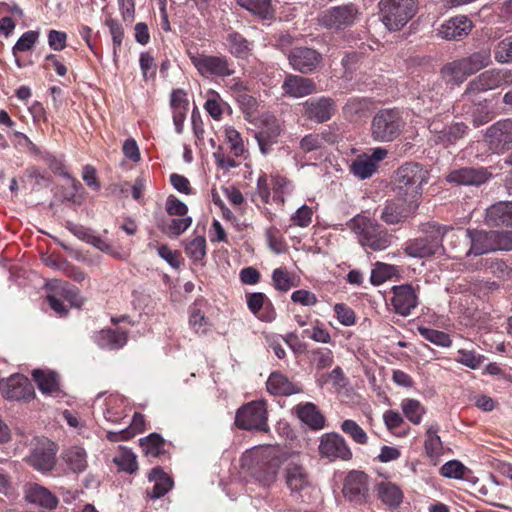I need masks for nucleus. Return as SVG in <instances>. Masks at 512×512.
Listing matches in <instances>:
<instances>
[{
  "mask_svg": "<svg viewBox=\"0 0 512 512\" xmlns=\"http://www.w3.org/2000/svg\"><path fill=\"white\" fill-rule=\"evenodd\" d=\"M370 102L366 98H351L343 107L344 117L353 122L364 116L369 109Z\"/></svg>",
  "mask_w": 512,
  "mask_h": 512,
  "instance_id": "obj_39",
  "label": "nucleus"
},
{
  "mask_svg": "<svg viewBox=\"0 0 512 512\" xmlns=\"http://www.w3.org/2000/svg\"><path fill=\"white\" fill-rule=\"evenodd\" d=\"M415 210L410 207L408 200L397 196L396 199L386 202L380 218L388 225H395L405 221Z\"/></svg>",
  "mask_w": 512,
  "mask_h": 512,
  "instance_id": "obj_23",
  "label": "nucleus"
},
{
  "mask_svg": "<svg viewBox=\"0 0 512 512\" xmlns=\"http://www.w3.org/2000/svg\"><path fill=\"white\" fill-rule=\"evenodd\" d=\"M501 81L502 78L499 72L495 70H487L469 82L464 94L470 95L495 89L499 87Z\"/></svg>",
  "mask_w": 512,
  "mask_h": 512,
  "instance_id": "obj_27",
  "label": "nucleus"
},
{
  "mask_svg": "<svg viewBox=\"0 0 512 512\" xmlns=\"http://www.w3.org/2000/svg\"><path fill=\"white\" fill-rule=\"evenodd\" d=\"M38 37V31L30 30L25 32L13 46V54L16 56L18 52H25L31 50L36 41L38 40Z\"/></svg>",
  "mask_w": 512,
  "mask_h": 512,
  "instance_id": "obj_55",
  "label": "nucleus"
},
{
  "mask_svg": "<svg viewBox=\"0 0 512 512\" xmlns=\"http://www.w3.org/2000/svg\"><path fill=\"white\" fill-rule=\"evenodd\" d=\"M288 61L293 70L302 74H310L322 65L323 56L314 48L299 46L290 50Z\"/></svg>",
  "mask_w": 512,
  "mask_h": 512,
  "instance_id": "obj_13",
  "label": "nucleus"
},
{
  "mask_svg": "<svg viewBox=\"0 0 512 512\" xmlns=\"http://www.w3.org/2000/svg\"><path fill=\"white\" fill-rule=\"evenodd\" d=\"M296 411L300 420L312 429H322L324 427V416L313 403L307 402L304 405H299Z\"/></svg>",
  "mask_w": 512,
  "mask_h": 512,
  "instance_id": "obj_35",
  "label": "nucleus"
},
{
  "mask_svg": "<svg viewBox=\"0 0 512 512\" xmlns=\"http://www.w3.org/2000/svg\"><path fill=\"white\" fill-rule=\"evenodd\" d=\"M285 481L291 495L302 498L303 493L311 488V481L307 470L299 464L289 463L285 469Z\"/></svg>",
  "mask_w": 512,
  "mask_h": 512,
  "instance_id": "obj_20",
  "label": "nucleus"
},
{
  "mask_svg": "<svg viewBox=\"0 0 512 512\" xmlns=\"http://www.w3.org/2000/svg\"><path fill=\"white\" fill-rule=\"evenodd\" d=\"M466 235L471 243L467 256H480L494 251L512 250L511 231L467 229Z\"/></svg>",
  "mask_w": 512,
  "mask_h": 512,
  "instance_id": "obj_5",
  "label": "nucleus"
},
{
  "mask_svg": "<svg viewBox=\"0 0 512 512\" xmlns=\"http://www.w3.org/2000/svg\"><path fill=\"white\" fill-rule=\"evenodd\" d=\"M143 452L152 457H158L164 453L165 440L158 433H151L150 435L139 440Z\"/></svg>",
  "mask_w": 512,
  "mask_h": 512,
  "instance_id": "obj_43",
  "label": "nucleus"
},
{
  "mask_svg": "<svg viewBox=\"0 0 512 512\" xmlns=\"http://www.w3.org/2000/svg\"><path fill=\"white\" fill-rule=\"evenodd\" d=\"M429 179V172L419 163H405L396 171L395 192L402 199L408 200L412 209L418 208L417 201L422 195V186Z\"/></svg>",
  "mask_w": 512,
  "mask_h": 512,
  "instance_id": "obj_2",
  "label": "nucleus"
},
{
  "mask_svg": "<svg viewBox=\"0 0 512 512\" xmlns=\"http://www.w3.org/2000/svg\"><path fill=\"white\" fill-rule=\"evenodd\" d=\"M94 339L101 348L118 349L126 344L127 334L125 331L103 329L95 334Z\"/></svg>",
  "mask_w": 512,
  "mask_h": 512,
  "instance_id": "obj_33",
  "label": "nucleus"
},
{
  "mask_svg": "<svg viewBox=\"0 0 512 512\" xmlns=\"http://www.w3.org/2000/svg\"><path fill=\"white\" fill-rule=\"evenodd\" d=\"M342 493L355 504L366 502L369 495V477L363 471H350L344 479Z\"/></svg>",
  "mask_w": 512,
  "mask_h": 512,
  "instance_id": "obj_15",
  "label": "nucleus"
},
{
  "mask_svg": "<svg viewBox=\"0 0 512 512\" xmlns=\"http://www.w3.org/2000/svg\"><path fill=\"white\" fill-rule=\"evenodd\" d=\"M236 100L240 105V108L247 116H252L257 108V100L253 96L249 95L245 90L238 91Z\"/></svg>",
  "mask_w": 512,
  "mask_h": 512,
  "instance_id": "obj_61",
  "label": "nucleus"
},
{
  "mask_svg": "<svg viewBox=\"0 0 512 512\" xmlns=\"http://www.w3.org/2000/svg\"><path fill=\"white\" fill-rule=\"evenodd\" d=\"M191 224L192 218L189 216L173 219L158 217L156 219V225L158 229L162 233L173 237H178L179 235H181L191 226Z\"/></svg>",
  "mask_w": 512,
  "mask_h": 512,
  "instance_id": "obj_32",
  "label": "nucleus"
},
{
  "mask_svg": "<svg viewBox=\"0 0 512 512\" xmlns=\"http://www.w3.org/2000/svg\"><path fill=\"white\" fill-rule=\"evenodd\" d=\"M63 459L74 473L83 472L87 468L86 452L81 447L74 446L67 449Z\"/></svg>",
  "mask_w": 512,
  "mask_h": 512,
  "instance_id": "obj_38",
  "label": "nucleus"
},
{
  "mask_svg": "<svg viewBox=\"0 0 512 512\" xmlns=\"http://www.w3.org/2000/svg\"><path fill=\"white\" fill-rule=\"evenodd\" d=\"M486 222L492 226L512 227V202H498L487 209Z\"/></svg>",
  "mask_w": 512,
  "mask_h": 512,
  "instance_id": "obj_28",
  "label": "nucleus"
},
{
  "mask_svg": "<svg viewBox=\"0 0 512 512\" xmlns=\"http://www.w3.org/2000/svg\"><path fill=\"white\" fill-rule=\"evenodd\" d=\"M282 89L286 95L301 98L315 93L316 84L310 78L290 74L286 76Z\"/></svg>",
  "mask_w": 512,
  "mask_h": 512,
  "instance_id": "obj_26",
  "label": "nucleus"
},
{
  "mask_svg": "<svg viewBox=\"0 0 512 512\" xmlns=\"http://www.w3.org/2000/svg\"><path fill=\"white\" fill-rule=\"evenodd\" d=\"M228 43L230 51L238 58H243L249 51V42L241 34L237 32L228 35Z\"/></svg>",
  "mask_w": 512,
  "mask_h": 512,
  "instance_id": "obj_48",
  "label": "nucleus"
},
{
  "mask_svg": "<svg viewBox=\"0 0 512 512\" xmlns=\"http://www.w3.org/2000/svg\"><path fill=\"white\" fill-rule=\"evenodd\" d=\"M405 122L397 109H381L371 121V136L377 142H392L403 131Z\"/></svg>",
  "mask_w": 512,
  "mask_h": 512,
  "instance_id": "obj_7",
  "label": "nucleus"
},
{
  "mask_svg": "<svg viewBox=\"0 0 512 512\" xmlns=\"http://www.w3.org/2000/svg\"><path fill=\"white\" fill-rule=\"evenodd\" d=\"M149 481H153L154 485L148 495L152 499H159L168 493L173 487L172 478L163 471L161 467H155L149 473Z\"/></svg>",
  "mask_w": 512,
  "mask_h": 512,
  "instance_id": "obj_30",
  "label": "nucleus"
},
{
  "mask_svg": "<svg viewBox=\"0 0 512 512\" xmlns=\"http://www.w3.org/2000/svg\"><path fill=\"white\" fill-rule=\"evenodd\" d=\"M472 28V21L467 16L459 15L442 23L437 35L447 41H460L470 34Z\"/></svg>",
  "mask_w": 512,
  "mask_h": 512,
  "instance_id": "obj_19",
  "label": "nucleus"
},
{
  "mask_svg": "<svg viewBox=\"0 0 512 512\" xmlns=\"http://www.w3.org/2000/svg\"><path fill=\"white\" fill-rule=\"evenodd\" d=\"M312 215H313L312 209L307 205H302L291 216V221L296 226L307 227L312 222Z\"/></svg>",
  "mask_w": 512,
  "mask_h": 512,
  "instance_id": "obj_62",
  "label": "nucleus"
},
{
  "mask_svg": "<svg viewBox=\"0 0 512 512\" xmlns=\"http://www.w3.org/2000/svg\"><path fill=\"white\" fill-rule=\"evenodd\" d=\"M235 424L243 430L268 431L267 409L263 401H252L236 412Z\"/></svg>",
  "mask_w": 512,
  "mask_h": 512,
  "instance_id": "obj_9",
  "label": "nucleus"
},
{
  "mask_svg": "<svg viewBox=\"0 0 512 512\" xmlns=\"http://www.w3.org/2000/svg\"><path fill=\"white\" fill-rule=\"evenodd\" d=\"M279 133V127L275 126L272 128L271 132L262 130L256 134L259 148L263 154H267L269 152L270 143L279 135Z\"/></svg>",
  "mask_w": 512,
  "mask_h": 512,
  "instance_id": "obj_63",
  "label": "nucleus"
},
{
  "mask_svg": "<svg viewBox=\"0 0 512 512\" xmlns=\"http://www.w3.org/2000/svg\"><path fill=\"white\" fill-rule=\"evenodd\" d=\"M491 174L485 168L464 167L448 173L446 181L456 185H475L485 183Z\"/></svg>",
  "mask_w": 512,
  "mask_h": 512,
  "instance_id": "obj_24",
  "label": "nucleus"
},
{
  "mask_svg": "<svg viewBox=\"0 0 512 512\" xmlns=\"http://www.w3.org/2000/svg\"><path fill=\"white\" fill-rule=\"evenodd\" d=\"M438 431L439 426L437 424L429 426L426 431L424 446L429 457H438L442 454L443 445Z\"/></svg>",
  "mask_w": 512,
  "mask_h": 512,
  "instance_id": "obj_42",
  "label": "nucleus"
},
{
  "mask_svg": "<svg viewBox=\"0 0 512 512\" xmlns=\"http://www.w3.org/2000/svg\"><path fill=\"white\" fill-rule=\"evenodd\" d=\"M490 272L500 279H510L512 277V267L500 259H491L486 262Z\"/></svg>",
  "mask_w": 512,
  "mask_h": 512,
  "instance_id": "obj_57",
  "label": "nucleus"
},
{
  "mask_svg": "<svg viewBox=\"0 0 512 512\" xmlns=\"http://www.w3.org/2000/svg\"><path fill=\"white\" fill-rule=\"evenodd\" d=\"M347 228L358 237L359 244L373 251H382L391 245V235L378 222L356 215L347 222Z\"/></svg>",
  "mask_w": 512,
  "mask_h": 512,
  "instance_id": "obj_4",
  "label": "nucleus"
},
{
  "mask_svg": "<svg viewBox=\"0 0 512 512\" xmlns=\"http://www.w3.org/2000/svg\"><path fill=\"white\" fill-rule=\"evenodd\" d=\"M360 12L353 3L333 6L318 15V24L327 30L341 31L352 27L358 20Z\"/></svg>",
  "mask_w": 512,
  "mask_h": 512,
  "instance_id": "obj_8",
  "label": "nucleus"
},
{
  "mask_svg": "<svg viewBox=\"0 0 512 512\" xmlns=\"http://www.w3.org/2000/svg\"><path fill=\"white\" fill-rule=\"evenodd\" d=\"M272 280L274 287L282 292H287L292 287L296 286L288 272L282 268H277L273 271Z\"/></svg>",
  "mask_w": 512,
  "mask_h": 512,
  "instance_id": "obj_54",
  "label": "nucleus"
},
{
  "mask_svg": "<svg viewBox=\"0 0 512 512\" xmlns=\"http://www.w3.org/2000/svg\"><path fill=\"white\" fill-rule=\"evenodd\" d=\"M54 292L76 308H81L85 302L79 289L71 286L67 282L57 281V284L54 286Z\"/></svg>",
  "mask_w": 512,
  "mask_h": 512,
  "instance_id": "obj_41",
  "label": "nucleus"
},
{
  "mask_svg": "<svg viewBox=\"0 0 512 512\" xmlns=\"http://www.w3.org/2000/svg\"><path fill=\"white\" fill-rule=\"evenodd\" d=\"M394 268L392 265H388L382 262H377L373 268L370 276V282L374 286H378L384 283L392 275Z\"/></svg>",
  "mask_w": 512,
  "mask_h": 512,
  "instance_id": "obj_53",
  "label": "nucleus"
},
{
  "mask_svg": "<svg viewBox=\"0 0 512 512\" xmlns=\"http://www.w3.org/2000/svg\"><path fill=\"white\" fill-rule=\"evenodd\" d=\"M208 95L209 97L205 102L204 108L213 119L220 120L223 114L220 104V96L214 90H209Z\"/></svg>",
  "mask_w": 512,
  "mask_h": 512,
  "instance_id": "obj_56",
  "label": "nucleus"
},
{
  "mask_svg": "<svg viewBox=\"0 0 512 512\" xmlns=\"http://www.w3.org/2000/svg\"><path fill=\"white\" fill-rule=\"evenodd\" d=\"M401 408L407 419L415 425L420 424L422 416L426 413L424 406L416 399H403Z\"/></svg>",
  "mask_w": 512,
  "mask_h": 512,
  "instance_id": "obj_44",
  "label": "nucleus"
},
{
  "mask_svg": "<svg viewBox=\"0 0 512 512\" xmlns=\"http://www.w3.org/2000/svg\"><path fill=\"white\" fill-rule=\"evenodd\" d=\"M303 107L305 117L316 123L328 121L335 112V102L329 97L307 100Z\"/></svg>",
  "mask_w": 512,
  "mask_h": 512,
  "instance_id": "obj_21",
  "label": "nucleus"
},
{
  "mask_svg": "<svg viewBox=\"0 0 512 512\" xmlns=\"http://www.w3.org/2000/svg\"><path fill=\"white\" fill-rule=\"evenodd\" d=\"M279 468V458L271 451H265L256 457L251 475L263 486H270L275 482Z\"/></svg>",
  "mask_w": 512,
  "mask_h": 512,
  "instance_id": "obj_14",
  "label": "nucleus"
},
{
  "mask_svg": "<svg viewBox=\"0 0 512 512\" xmlns=\"http://www.w3.org/2000/svg\"><path fill=\"white\" fill-rule=\"evenodd\" d=\"M387 154V149L377 147L371 150V154L358 155L350 164V172L361 180L368 179L377 171L379 163Z\"/></svg>",
  "mask_w": 512,
  "mask_h": 512,
  "instance_id": "obj_17",
  "label": "nucleus"
},
{
  "mask_svg": "<svg viewBox=\"0 0 512 512\" xmlns=\"http://www.w3.org/2000/svg\"><path fill=\"white\" fill-rule=\"evenodd\" d=\"M377 495L379 499L391 508L398 507L403 499L401 489L394 483L382 481L377 485Z\"/></svg>",
  "mask_w": 512,
  "mask_h": 512,
  "instance_id": "obj_34",
  "label": "nucleus"
},
{
  "mask_svg": "<svg viewBox=\"0 0 512 512\" xmlns=\"http://www.w3.org/2000/svg\"><path fill=\"white\" fill-rule=\"evenodd\" d=\"M311 362L318 370L333 364V352L329 348H317L311 351Z\"/></svg>",
  "mask_w": 512,
  "mask_h": 512,
  "instance_id": "obj_49",
  "label": "nucleus"
},
{
  "mask_svg": "<svg viewBox=\"0 0 512 512\" xmlns=\"http://www.w3.org/2000/svg\"><path fill=\"white\" fill-rule=\"evenodd\" d=\"M466 467L457 460L446 462L440 470L442 476L446 478L462 479L465 474Z\"/></svg>",
  "mask_w": 512,
  "mask_h": 512,
  "instance_id": "obj_59",
  "label": "nucleus"
},
{
  "mask_svg": "<svg viewBox=\"0 0 512 512\" xmlns=\"http://www.w3.org/2000/svg\"><path fill=\"white\" fill-rule=\"evenodd\" d=\"M319 452L323 457L330 460L348 461L352 458V452L345 439L337 433H327L321 437Z\"/></svg>",
  "mask_w": 512,
  "mask_h": 512,
  "instance_id": "obj_18",
  "label": "nucleus"
},
{
  "mask_svg": "<svg viewBox=\"0 0 512 512\" xmlns=\"http://www.w3.org/2000/svg\"><path fill=\"white\" fill-rule=\"evenodd\" d=\"M449 229L437 222L422 223L419 230L423 236L409 240L404 249L405 253L413 258H427L442 254L444 251L443 238Z\"/></svg>",
  "mask_w": 512,
  "mask_h": 512,
  "instance_id": "obj_3",
  "label": "nucleus"
},
{
  "mask_svg": "<svg viewBox=\"0 0 512 512\" xmlns=\"http://www.w3.org/2000/svg\"><path fill=\"white\" fill-rule=\"evenodd\" d=\"M105 24L110 30L113 41V55L116 56L117 50L120 48L124 37L123 28L121 24L113 18L106 19Z\"/></svg>",
  "mask_w": 512,
  "mask_h": 512,
  "instance_id": "obj_58",
  "label": "nucleus"
},
{
  "mask_svg": "<svg viewBox=\"0 0 512 512\" xmlns=\"http://www.w3.org/2000/svg\"><path fill=\"white\" fill-rule=\"evenodd\" d=\"M483 361H484V357L480 354H477L473 350H467V349L458 350L457 362L461 363L462 365H464L470 369L479 368Z\"/></svg>",
  "mask_w": 512,
  "mask_h": 512,
  "instance_id": "obj_52",
  "label": "nucleus"
},
{
  "mask_svg": "<svg viewBox=\"0 0 512 512\" xmlns=\"http://www.w3.org/2000/svg\"><path fill=\"white\" fill-rule=\"evenodd\" d=\"M166 212L170 216L186 217L188 207L184 202L171 195L166 201Z\"/></svg>",
  "mask_w": 512,
  "mask_h": 512,
  "instance_id": "obj_64",
  "label": "nucleus"
},
{
  "mask_svg": "<svg viewBox=\"0 0 512 512\" xmlns=\"http://www.w3.org/2000/svg\"><path fill=\"white\" fill-rule=\"evenodd\" d=\"M341 429L358 444H366L368 441L366 432L353 420H345L341 425Z\"/></svg>",
  "mask_w": 512,
  "mask_h": 512,
  "instance_id": "obj_51",
  "label": "nucleus"
},
{
  "mask_svg": "<svg viewBox=\"0 0 512 512\" xmlns=\"http://www.w3.org/2000/svg\"><path fill=\"white\" fill-rule=\"evenodd\" d=\"M0 392L5 399L16 401H28L35 396L32 383L21 374H13L6 379H1Z\"/></svg>",
  "mask_w": 512,
  "mask_h": 512,
  "instance_id": "obj_16",
  "label": "nucleus"
},
{
  "mask_svg": "<svg viewBox=\"0 0 512 512\" xmlns=\"http://www.w3.org/2000/svg\"><path fill=\"white\" fill-rule=\"evenodd\" d=\"M492 64V51L490 46H482L467 57L447 63L441 68L440 75L447 84H462L468 76Z\"/></svg>",
  "mask_w": 512,
  "mask_h": 512,
  "instance_id": "obj_1",
  "label": "nucleus"
},
{
  "mask_svg": "<svg viewBox=\"0 0 512 512\" xmlns=\"http://www.w3.org/2000/svg\"><path fill=\"white\" fill-rule=\"evenodd\" d=\"M56 449L52 442H39L32 450L27 461L36 470L46 472L54 468Z\"/></svg>",
  "mask_w": 512,
  "mask_h": 512,
  "instance_id": "obj_22",
  "label": "nucleus"
},
{
  "mask_svg": "<svg viewBox=\"0 0 512 512\" xmlns=\"http://www.w3.org/2000/svg\"><path fill=\"white\" fill-rule=\"evenodd\" d=\"M28 502L38 504L46 509H55L58 505V499L48 489L38 484H33L26 492Z\"/></svg>",
  "mask_w": 512,
  "mask_h": 512,
  "instance_id": "obj_31",
  "label": "nucleus"
},
{
  "mask_svg": "<svg viewBox=\"0 0 512 512\" xmlns=\"http://www.w3.org/2000/svg\"><path fill=\"white\" fill-rule=\"evenodd\" d=\"M449 122V116L438 114L427 120V127L432 134L431 140L437 145Z\"/></svg>",
  "mask_w": 512,
  "mask_h": 512,
  "instance_id": "obj_47",
  "label": "nucleus"
},
{
  "mask_svg": "<svg viewBox=\"0 0 512 512\" xmlns=\"http://www.w3.org/2000/svg\"><path fill=\"white\" fill-rule=\"evenodd\" d=\"M322 146V137L317 133L305 135L299 142V149L305 154L319 150Z\"/></svg>",
  "mask_w": 512,
  "mask_h": 512,
  "instance_id": "obj_60",
  "label": "nucleus"
},
{
  "mask_svg": "<svg viewBox=\"0 0 512 512\" xmlns=\"http://www.w3.org/2000/svg\"><path fill=\"white\" fill-rule=\"evenodd\" d=\"M494 55L499 63H512V35L498 42L494 49Z\"/></svg>",
  "mask_w": 512,
  "mask_h": 512,
  "instance_id": "obj_50",
  "label": "nucleus"
},
{
  "mask_svg": "<svg viewBox=\"0 0 512 512\" xmlns=\"http://www.w3.org/2000/svg\"><path fill=\"white\" fill-rule=\"evenodd\" d=\"M190 60L198 72L205 75H213L221 78L229 77L235 73L232 64L225 56H213L205 54H191Z\"/></svg>",
  "mask_w": 512,
  "mask_h": 512,
  "instance_id": "obj_11",
  "label": "nucleus"
},
{
  "mask_svg": "<svg viewBox=\"0 0 512 512\" xmlns=\"http://www.w3.org/2000/svg\"><path fill=\"white\" fill-rule=\"evenodd\" d=\"M483 141L488 150L502 154L512 148V119L497 121L486 129Z\"/></svg>",
  "mask_w": 512,
  "mask_h": 512,
  "instance_id": "obj_10",
  "label": "nucleus"
},
{
  "mask_svg": "<svg viewBox=\"0 0 512 512\" xmlns=\"http://www.w3.org/2000/svg\"><path fill=\"white\" fill-rule=\"evenodd\" d=\"M266 387L269 393L273 395L290 396L301 392V389L289 381L287 377L281 373L273 372L267 382Z\"/></svg>",
  "mask_w": 512,
  "mask_h": 512,
  "instance_id": "obj_29",
  "label": "nucleus"
},
{
  "mask_svg": "<svg viewBox=\"0 0 512 512\" xmlns=\"http://www.w3.org/2000/svg\"><path fill=\"white\" fill-rule=\"evenodd\" d=\"M469 132V127L464 122H448L444 133L437 145L448 147L463 139Z\"/></svg>",
  "mask_w": 512,
  "mask_h": 512,
  "instance_id": "obj_36",
  "label": "nucleus"
},
{
  "mask_svg": "<svg viewBox=\"0 0 512 512\" xmlns=\"http://www.w3.org/2000/svg\"><path fill=\"white\" fill-rule=\"evenodd\" d=\"M419 334L427 341L441 347H449L452 343L450 336L443 332L427 327H418Z\"/></svg>",
  "mask_w": 512,
  "mask_h": 512,
  "instance_id": "obj_45",
  "label": "nucleus"
},
{
  "mask_svg": "<svg viewBox=\"0 0 512 512\" xmlns=\"http://www.w3.org/2000/svg\"><path fill=\"white\" fill-rule=\"evenodd\" d=\"M188 257L194 262H200L206 255V239L204 236H197L185 247Z\"/></svg>",
  "mask_w": 512,
  "mask_h": 512,
  "instance_id": "obj_46",
  "label": "nucleus"
},
{
  "mask_svg": "<svg viewBox=\"0 0 512 512\" xmlns=\"http://www.w3.org/2000/svg\"><path fill=\"white\" fill-rule=\"evenodd\" d=\"M32 376L39 390L44 394H52L59 391L58 375L53 371L34 370Z\"/></svg>",
  "mask_w": 512,
  "mask_h": 512,
  "instance_id": "obj_37",
  "label": "nucleus"
},
{
  "mask_svg": "<svg viewBox=\"0 0 512 512\" xmlns=\"http://www.w3.org/2000/svg\"><path fill=\"white\" fill-rule=\"evenodd\" d=\"M393 297L391 303L396 313L402 316H408L411 310L417 306V296L415 290L410 284L393 286Z\"/></svg>",
  "mask_w": 512,
  "mask_h": 512,
  "instance_id": "obj_25",
  "label": "nucleus"
},
{
  "mask_svg": "<svg viewBox=\"0 0 512 512\" xmlns=\"http://www.w3.org/2000/svg\"><path fill=\"white\" fill-rule=\"evenodd\" d=\"M443 81L445 80L441 76L423 86L414 100V108L419 114L431 113L440 108L444 95Z\"/></svg>",
  "mask_w": 512,
  "mask_h": 512,
  "instance_id": "obj_12",
  "label": "nucleus"
},
{
  "mask_svg": "<svg viewBox=\"0 0 512 512\" xmlns=\"http://www.w3.org/2000/svg\"><path fill=\"white\" fill-rule=\"evenodd\" d=\"M379 9L386 28L398 31L416 14L417 0H380Z\"/></svg>",
  "mask_w": 512,
  "mask_h": 512,
  "instance_id": "obj_6",
  "label": "nucleus"
},
{
  "mask_svg": "<svg viewBox=\"0 0 512 512\" xmlns=\"http://www.w3.org/2000/svg\"><path fill=\"white\" fill-rule=\"evenodd\" d=\"M237 4L261 19L273 17L271 0H237Z\"/></svg>",
  "mask_w": 512,
  "mask_h": 512,
  "instance_id": "obj_40",
  "label": "nucleus"
}]
</instances>
